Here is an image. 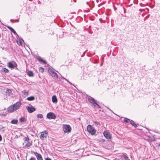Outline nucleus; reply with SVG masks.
Returning a JSON list of instances; mask_svg holds the SVG:
<instances>
[{"instance_id": "36", "label": "nucleus", "mask_w": 160, "mask_h": 160, "mask_svg": "<svg viewBox=\"0 0 160 160\" xmlns=\"http://www.w3.org/2000/svg\"><path fill=\"white\" fill-rule=\"evenodd\" d=\"M45 160H52L51 159L49 158H46Z\"/></svg>"}, {"instance_id": "11", "label": "nucleus", "mask_w": 160, "mask_h": 160, "mask_svg": "<svg viewBox=\"0 0 160 160\" xmlns=\"http://www.w3.org/2000/svg\"><path fill=\"white\" fill-rule=\"evenodd\" d=\"M48 136V135H45L43 133H42L41 134L40 136V138L42 140H43L45 138H46Z\"/></svg>"}, {"instance_id": "12", "label": "nucleus", "mask_w": 160, "mask_h": 160, "mask_svg": "<svg viewBox=\"0 0 160 160\" xmlns=\"http://www.w3.org/2000/svg\"><path fill=\"white\" fill-rule=\"evenodd\" d=\"M122 160H130L128 157L125 154H123L121 156Z\"/></svg>"}, {"instance_id": "9", "label": "nucleus", "mask_w": 160, "mask_h": 160, "mask_svg": "<svg viewBox=\"0 0 160 160\" xmlns=\"http://www.w3.org/2000/svg\"><path fill=\"white\" fill-rule=\"evenodd\" d=\"M33 153L36 157L37 160H43V158L42 155L37 152H34Z\"/></svg>"}, {"instance_id": "31", "label": "nucleus", "mask_w": 160, "mask_h": 160, "mask_svg": "<svg viewBox=\"0 0 160 160\" xmlns=\"http://www.w3.org/2000/svg\"><path fill=\"white\" fill-rule=\"evenodd\" d=\"M99 141L100 142H105V140L104 139L102 138H100L99 139Z\"/></svg>"}, {"instance_id": "17", "label": "nucleus", "mask_w": 160, "mask_h": 160, "mask_svg": "<svg viewBox=\"0 0 160 160\" xmlns=\"http://www.w3.org/2000/svg\"><path fill=\"white\" fill-rule=\"evenodd\" d=\"M23 42L24 41L22 39H19L17 41V43L19 45H21Z\"/></svg>"}, {"instance_id": "25", "label": "nucleus", "mask_w": 160, "mask_h": 160, "mask_svg": "<svg viewBox=\"0 0 160 160\" xmlns=\"http://www.w3.org/2000/svg\"><path fill=\"white\" fill-rule=\"evenodd\" d=\"M37 117L38 118H43V116L42 114H38L37 115Z\"/></svg>"}, {"instance_id": "30", "label": "nucleus", "mask_w": 160, "mask_h": 160, "mask_svg": "<svg viewBox=\"0 0 160 160\" xmlns=\"http://www.w3.org/2000/svg\"><path fill=\"white\" fill-rule=\"evenodd\" d=\"M10 21H11V22H18L19 20L18 19H17V20L11 19Z\"/></svg>"}, {"instance_id": "2", "label": "nucleus", "mask_w": 160, "mask_h": 160, "mask_svg": "<svg viewBox=\"0 0 160 160\" xmlns=\"http://www.w3.org/2000/svg\"><path fill=\"white\" fill-rule=\"evenodd\" d=\"M23 140L24 142L23 143V144H25L24 147H27L28 148L30 147L32 145V142L30 141V139L28 137V136L27 135L26 137H25L23 138Z\"/></svg>"}, {"instance_id": "29", "label": "nucleus", "mask_w": 160, "mask_h": 160, "mask_svg": "<svg viewBox=\"0 0 160 160\" xmlns=\"http://www.w3.org/2000/svg\"><path fill=\"white\" fill-rule=\"evenodd\" d=\"M39 71L41 72H44V69L42 67H40L39 69Z\"/></svg>"}, {"instance_id": "4", "label": "nucleus", "mask_w": 160, "mask_h": 160, "mask_svg": "<svg viewBox=\"0 0 160 160\" xmlns=\"http://www.w3.org/2000/svg\"><path fill=\"white\" fill-rule=\"evenodd\" d=\"M8 66L11 69L17 68V65L16 62L14 61H11L7 63Z\"/></svg>"}, {"instance_id": "7", "label": "nucleus", "mask_w": 160, "mask_h": 160, "mask_svg": "<svg viewBox=\"0 0 160 160\" xmlns=\"http://www.w3.org/2000/svg\"><path fill=\"white\" fill-rule=\"evenodd\" d=\"M47 117L49 119H56V116L53 112H50L47 114Z\"/></svg>"}, {"instance_id": "26", "label": "nucleus", "mask_w": 160, "mask_h": 160, "mask_svg": "<svg viewBox=\"0 0 160 160\" xmlns=\"http://www.w3.org/2000/svg\"><path fill=\"white\" fill-rule=\"evenodd\" d=\"M22 92V93H23L24 95H25L27 96L28 94V92L26 90H24V91Z\"/></svg>"}, {"instance_id": "14", "label": "nucleus", "mask_w": 160, "mask_h": 160, "mask_svg": "<svg viewBox=\"0 0 160 160\" xmlns=\"http://www.w3.org/2000/svg\"><path fill=\"white\" fill-rule=\"evenodd\" d=\"M37 59L41 63H46L45 61L43 60H42V58L40 57H37Z\"/></svg>"}, {"instance_id": "5", "label": "nucleus", "mask_w": 160, "mask_h": 160, "mask_svg": "<svg viewBox=\"0 0 160 160\" xmlns=\"http://www.w3.org/2000/svg\"><path fill=\"white\" fill-rule=\"evenodd\" d=\"M87 129L88 132L92 135L94 134L96 132V131L94 128L90 125H89L88 126Z\"/></svg>"}, {"instance_id": "1", "label": "nucleus", "mask_w": 160, "mask_h": 160, "mask_svg": "<svg viewBox=\"0 0 160 160\" xmlns=\"http://www.w3.org/2000/svg\"><path fill=\"white\" fill-rule=\"evenodd\" d=\"M21 105L20 102H18L13 105L10 106L7 109V111L9 112H13L18 109Z\"/></svg>"}, {"instance_id": "35", "label": "nucleus", "mask_w": 160, "mask_h": 160, "mask_svg": "<svg viewBox=\"0 0 160 160\" xmlns=\"http://www.w3.org/2000/svg\"><path fill=\"white\" fill-rule=\"evenodd\" d=\"M94 123L96 124V125H100V124L98 122H94Z\"/></svg>"}, {"instance_id": "27", "label": "nucleus", "mask_w": 160, "mask_h": 160, "mask_svg": "<svg viewBox=\"0 0 160 160\" xmlns=\"http://www.w3.org/2000/svg\"><path fill=\"white\" fill-rule=\"evenodd\" d=\"M130 120L126 118H125L123 120V121L126 122H130Z\"/></svg>"}, {"instance_id": "19", "label": "nucleus", "mask_w": 160, "mask_h": 160, "mask_svg": "<svg viewBox=\"0 0 160 160\" xmlns=\"http://www.w3.org/2000/svg\"><path fill=\"white\" fill-rule=\"evenodd\" d=\"M7 28L9 29L10 31L13 32L15 34H17V33L16 31L11 27L10 26H7Z\"/></svg>"}, {"instance_id": "22", "label": "nucleus", "mask_w": 160, "mask_h": 160, "mask_svg": "<svg viewBox=\"0 0 160 160\" xmlns=\"http://www.w3.org/2000/svg\"><path fill=\"white\" fill-rule=\"evenodd\" d=\"M28 75L30 77H33V72L31 71H30L28 72Z\"/></svg>"}, {"instance_id": "33", "label": "nucleus", "mask_w": 160, "mask_h": 160, "mask_svg": "<svg viewBox=\"0 0 160 160\" xmlns=\"http://www.w3.org/2000/svg\"><path fill=\"white\" fill-rule=\"evenodd\" d=\"M41 133H43V134L44 133H45V135H48V133L46 131H45L44 132H42Z\"/></svg>"}, {"instance_id": "20", "label": "nucleus", "mask_w": 160, "mask_h": 160, "mask_svg": "<svg viewBox=\"0 0 160 160\" xmlns=\"http://www.w3.org/2000/svg\"><path fill=\"white\" fill-rule=\"evenodd\" d=\"M11 93V90L9 89H8L6 91V95L8 96H10Z\"/></svg>"}, {"instance_id": "28", "label": "nucleus", "mask_w": 160, "mask_h": 160, "mask_svg": "<svg viewBox=\"0 0 160 160\" xmlns=\"http://www.w3.org/2000/svg\"><path fill=\"white\" fill-rule=\"evenodd\" d=\"M3 70L5 73H8L9 72V70L7 68H3Z\"/></svg>"}, {"instance_id": "24", "label": "nucleus", "mask_w": 160, "mask_h": 160, "mask_svg": "<svg viewBox=\"0 0 160 160\" xmlns=\"http://www.w3.org/2000/svg\"><path fill=\"white\" fill-rule=\"evenodd\" d=\"M25 121V118L24 117H22L20 119V121L21 122H23Z\"/></svg>"}, {"instance_id": "34", "label": "nucleus", "mask_w": 160, "mask_h": 160, "mask_svg": "<svg viewBox=\"0 0 160 160\" xmlns=\"http://www.w3.org/2000/svg\"><path fill=\"white\" fill-rule=\"evenodd\" d=\"M29 160H36L34 158L32 157L31 158H30V159Z\"/></svg>"}, {"instance_id": "32", "label": "nucleus", "mask_w": 160, "mask_h": 160, "mask_svg": "<svg viewBox=\"0 0 160 160\" xmlns=\"http://www.w3.org/2000/svg\"><path fill=\"white\" fill-rule=\"evenodd\" d=\"M62 79H65L66 81L68 82L71 85H72V84L66 78H64V77H62Z\"/></svg>"}, {"instance_id": "13", "label": "nucleus", "mask_w": 160, "mask_h": 160, "mask_svg": "<svg viewBox=\"0 0 160 160\" xmlns=\"http://www.w3.org/2000/svg\"><path fill=\"white\" fill-rule=\"evenodd\" d=\"M52 101L53 103H56L57 102L58 100L56 96H53L52 97Z\"/></svg>"}, {"instance_id": "16", "label": "nucleus", "mask_w": 160, "mask_h": 160, "mask_svg": "<svg viewBox=\"0 0 160 160\" xmlns=\"http://www.w3.org/2000/svg\"><path fill=\"white\" fill-rule=\"evenodd\" d=\"M130 123L135 128H136L137 127V125L134 123V122L132 120H131L130 121Z\"/></svg>"}, {"instance_id": "21", "label": "nucleus", "mask_w": 160, "mask_h": 160, "mask_svg": "<svg viewBox=\"0 0 160 160\" xmlns=\"http://www.w3.org/2000/svg\"><path fill=\"white\" fill-rule=\"evenodd\" d=\"M48 72L49 73V74L51 76L53 73H55V72L54 71V70L52 69H48Z\"/></svg>"}, {"instance_id": "8", "label": "nucleus", "mask_w": 160, "mask_h": 160, "mask_svg": "<svg viewBox=\"0 0 160 160\" xmlns=\"http://www.w3.org/2000/svg\"><path fill=\"white\" fill-rule=\"evenodd\" d=\"M26 108L29 113H32L36 110V109L32 105L30 106H27Z\"/></svg>"}, {"instance_id": "23", "label": "nucleus", "mask_w": 160, "mask_h": 160, "mask_svg": "<svg viewBox=\"0 0 160 160\" xmlns=\"http://www.w3.org/2000/svg\"><path fill=\"white\" fill-rule=\"evenodd\" d=\"M11 122L13 124H17L18 122V120L16 119H13L11 121Z\"/></svg>"}, {"instance_id": "37", "label": "nucleus", "mask_w": 160, "mask_h": 160, "mask_svg": "<svg viewBox=\"0 0 160 160\" xmlns=\"http://www.w3.org/2000/svg\"><path fill=\"white\" fill-rule=\"evenodd\" d=\"M2 137L0 135V142L2 140Z\"/></svg>"}, {"instance_id": "39", "label": "nucleus", "mask_w": 160, "mask_h": 160, "mask_svg": "<svg viewBox=\"0 0 160 160\" xmlns=\"http://www.w3.org/2000/svg\"><path fill=\"white\" fill-rule=\"evenodd\" d=\"M159 146H160V143L159 144Z\"/></svg>"}, {"instance_id": "10", "label": "nucleus", "mask_w": 160, "mask_h": 160, "mask_svg": "<svg viewBox=\"0 0 160 160\" xmlns=\"http://www.w3.org/2000/svg\"><path fill=\"white\" fill-rule=\"evenodd\" d=\"M103 135L104 136L106 137V138L107 139H111V135L109 132H103Z\"/></svg>"}, {"instance_id": "18", "label": "nucleus", "mask_w": 160, "mask_h": 160, "mask_svg": "<svg viewBox=\"0 0 160 160\" xmlns=\"http://www.w3.org/2000/svg\"><path fill=\"white\" fill-rule=\"evenodd\" d=\"M51 76L52 77L54 78L56 80H57L58 78V76L56 72L54 73Z\"/></svg>"}, {"instance_id": "6", "label": "nucleus", "mask_w": 160, "mask_h": 160, "mask_svg": "<svg viewBox=\"0 0 160 160\" xmlns=\"http://www.w3.org/2000/svg\"><path fill=\"white\" fill-rule=\"evenodd\" d=\"M63 131L64 132H70L71 130V128L69 125L64 124L63 125Z\"/></svg>"}, {"instance_id": "3", "label": "nucleus", "mask_w": 160, "mask_h": 160, "mask_svg": "<svg viewBox=\"0 0 160 160\" xmlns=\"http://www.w3.org/2000/svg\"><path fill=\"white\" fill-rule=\"evenodd\" d=\"M89 102L96 108H101V107L96 102L95 100L93 98L90 97L88 98Z\"/></svg>"}, {"instance_id": "38", "label": "nucleus", "mask_w": 160, "mask_h": 160, "mask_svg": "<svg viewBox=\"0 0 160 160\" xmlns=\"http://www.w3.org/2000/svg\"><path fill=\"white\" fill-rule=\"evenodd\" d=\"M88 2H87V4H88Z\"/></svg>"}, {"instance_id": "15", "label": "nucleus", "mask_w": 160, "mask_h": 160, "mask_svg": "<svg viewBox=\"0 0 160 160\" xmlns=\"http://www.w3.org/2000/svg\"><path fill=\"white\" fill-rule=\"evenodd\" d=\"M27 99L29 101H33L35 99V97L33 96H32L30 97H28Z\"/></svg>"}]
</instances>
